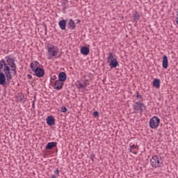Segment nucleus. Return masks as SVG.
Segmentation results:
<instances>
[{
    "instance_id": "obj_1",
    "label": "nucleus",
    "mask_w": 178,
    "mask_h": 178,
    "mask_svg": "<svg viewBox=\"0 0 178 178\" xmlns=\"http://www.w3.org/2000/svg\"><path fill=\"white\" fill-rule=\"evenodd\" d=\"M47 59H53V58H60L59 55V47L55 44L48 43L47 45Z\"/></svg>"
},
{
    "instance_id": "obj_2",
    "label": "nucleus",
    "mask_w": 178,
    "mask_h": 178,
    "mask_svg": "<svg viewBox=\"0 0 178 178\" xmlns=\"http://www.w3.org/2000/svg\"><path fill=\"white\" fill-rule=\"evenodd\" d=\"M152 168H161L162 166V158L158 155H154L150 159Z\"/></svg>"
},
{
    "instance_id": "obj_3",
    "label": "nucleus",
    "mask_w": 178,
    "mask_h": 178,
    "mask_svg": "<svg viewBox=\"0 0 178 178\" xmlns=\"http://www.w3.org/2000/svg\"><path fill=\"white\" fill-rule=\"evenodd\" d=\"M107 62L108 63H109V66L110 67H111V69L118 67V65H119L118 59H116V57H115V56H113V54L112 53L108 54Z\"/></svg>"
},
{
    "instance_id": "obj_4",
    "label": "nucleus",
    "mask_w": 178,
    "mask_h": 178,
    "mask_svg": "<svg viewBox=\"0 0 178 178\" xmlns=\"http://www.w3.org/2000/svg\"><path fill=\"white\" fill-rule=\"evenodd\" d=\"M134 111H135V113H138L140 112V115L143 113L147 108L145 107V105L144 103H141L140 102H136L133 106Z\"/></svg>"
},
{
    "instance_id": "obj_5",
    "label": "nucleus",
    "mask_w": 178,
    "mask_h": 178,
    "mask_svg": "<svg viewBox=\"0 0 178 178\" xmlns=\"http://www.w3.org/2000/svg\"><path fill=\"white\" fill-rule=\"evenodd\" d=\"M87 81H77L75 82V87H76L77 90L79 91H81V92H84L87 88Z\"/></svg>"
},
{
    "instance_id": "obj_6",
    "label": "nucleus",
    "mask_w": 178,
    "mask_h": 178,
    "mask_svg": "<svg viewBox=\"0 0 178 178\" xmlns=\"http://www.w3.org/2000/svg\"><path fill=\"white\" fill-rule=\"evenodd\" d=\"M160 122L161 120L159 118L154 116L149 120V124L151 129H158Z\"/></svg>"
},
{
    "instance_id": "obj_7",
    "label": "nucleus",
    "mask_w": 178,
    "mask_h": 178,
    "mask_svg": "<svg viewBox=\"0 0 178 178\" xmlns=\"http://www.w3.org/2000/svg\"><path fill=\"white\" fill-rule=\"evenodd\" d=\"M34 76L36 77H44L45 76V70L42 67V65L33 72Z\"/></svg>"
},
{
    "instance_id": "obj_8",
    "label": "nucleus",
    "mask_w": 178,
    "mask_h": 178,
    "mask_svg": "<svg viewBox=\"0 0 178 178\" xmlns=\"http://www.w3.org/2000/svg\"><path fill=\"white\" fill-rule=\"evenodd\" d=\"M40 66H42L40 64V62L37 61V60H34L33 61L31 65H30V67H31V72H35V70H37V69H39V67Z\"/></svg>"
},
{
    "instance_id": "obj_9",
    "label": "nucleus",
    "mask_w": 178,
    "mask_h": 178,
    "mask_svg": "<svg viewBox=\"0 0 178 178\" xmlns=\"http://www.w3.org/2000/svg\"><path fill=\"white\" fill-rule=\"evenodd\" d=\"M63 87V82L59 81V80H57L55 81V83H54V88L55 90H62Z\"/></svg>"
},
{
    "instance_id": "obj_10",
    "label": "nucleus",
    "mask_w": 178,
    "mask_h": 178,
    "mask_svg": "<svg viewBox=\"0 0 178 178\" xmlns=\"http://www.w3.org/2000/svg\"><path fill=\"white\" fill-rule=\"evenodd\" d=\"M6 74L3 72H0V84L1 86H5L6 83Z\"/></svg>"
},
{
    "instance_id": "obj_11",
    "label": "nucleus",
    "mask_w": 178,
    "mask_h": 178,
    "mask_svg": "<svg viewBox=\"0 0 178 178\" xmlns=\"http://www.w3.org/2000/svg\"><path fill=\"white\" fill-rule=\"evenodd\" d=\"M46 122L48 126H54V124H55V118L51 115L48 116L46 119Z\"/></svg>"
},
{
    "instance_id": "obj_12",
    "label": "nucleus",
    "mask_w": 178,
    "mask_h": 178,
    "mask_svg": "<svg viewBox=\"0 0 178 178\" xmlns=\"http://www.w3.org/2000/svg\"><path fill=\"white\" fill-rule=\"evenodd\" d=\"M58 81L63 83V81H66V79H67V76L66 75V73L61 72L58 74Z\"/></svg>"
},
{
    "instance_id": "obj_13",
    "label": "nucleus",
    "mask_w": 178,
    "mask_h": 178,
    "mask_svg": "<svg viewBox=\"0 0 178 178\" xmlns=\"http://www.w3.org/2000/svg\"><path fill=\"white\" fill-rule=\"evenodd\" d=\"M168 56H166V55L163 56L162 67L163 69H168Z\"/></svg>"
},
{
    "instance_id": "obj_14",
    "label": "nucleus",
    "mask_w": 178,
    "mask_h": 178,
    "mask_svg": "<svg viewBox=\"0 0 178 178\" xmlns=\"http://www.w3.org/2000/svg\"><path fill=\"white\" fill-rule=\"evenodd\" d=\"M138 149V147H137V146L133 143H131L129 145V152H131L132 154H134L135 155H136L137 152L136 150Z\"/></svg>"
},
{
    "instance_id": "obj_15",
    "label": "nucleus",
    "mask_w": 178,
    "mask_h": 178,
    "mask_svg": "<svg viewBox=\"0 0 178 178\" xmlns=\"http://www.w3.org/2000/svg\"><path fill=\"white\" fill-rule=\"evenodd\" d=\"M58 145V143L56 142H50L47 143L46 146V149H53V148H55Z\"/></svg>"
},
{
    "instance_id": "obj_16",
    "label": "nucleus",
    "mask_w": 178,
    "mask_h": 178,
    "mask_svg": "<svg viewBox=\"0 0 178 178\" xmlns=\"http://www.w3.org/2000/svg\"><path fill=\"white\" fill-rule=\"evenodd\" d=\"M66 20L63 19L58 22V26L61 30H66Z\"/></svg>"
},
{
    "instance_id": "obj_17",
    "label": "nucleus",
    "mask_w": 178,
    "mask_h": 178,
    "mask_svg": "<svg viewBox=\"0 0 178 178\" xmlns=\"http://www.w3.org/2000/svg\"><path fill=\"white\" fill-rule=\"evenodd\" d=\"M81 54H82V55H88V54H90V49L87 47H82Z\"/></svg>"
},
{
    "instance_id": "obj_18",
    "label": "nucleus",
    "mask_w": 178,
    "mask_h": 178,
    "mask_svg": "<svg viewBox=\"0 0 178 178\" xmlns=\"http://www.w3.org/2000/svg\"><path fill=\"white\" fill-rule=\"evenodd\" d=\"M153 87H155V88H159L161 87V80L159 79H154L153 81Z\"/></svg>"
},
{
    "instance_id": "obj_19",
    "label": "nucleus",
    "mask_w": 178,
    "mask_h": 178,
    "mask_svg": "<svg viewBox=\"0 0 178 178\" xmlns=\"http://www.w3.org/2000/svg\"><path fill=\"white\" fill-rule=\"evenodd\" d=\"M68 26L69 29H70L71 30H74V29H76V23L74 22V21H73V19H70L68 22Z\"/></svg>"
},
{
    "instance_id": "obj_20",
    "label": "nucleus",
    "mask_w": 178,
    "mask_h": 178,
    "mask_svg": "<svg viewBox=\"0 0 178 178\" xmlns=\"http://www.w3.org/2000/svg\"><path fill=\"white\" fill-rule=\"evenodd\" d=\"M134 20H140V13L137 11L134 13Z\"/></svg>"
},
{
    "instance_id": "obj_21",
    "label": "nucleus",
    "mask_w": 178,
    "mask_h": 178,
    "mask_svg": "<svg viewBox=\"0 0 178 178\" xmlns=\"http://www.w3.org/2000/svg\"><path fill=\"white\" fill-rule=\"evenodd\" d=\"M61 112H63V113H65V112H67V108L65 106H62Z\"/></svg>"
},
{
    "instance_id": "obj_22",
    "label": "nucleus",
    "mask_w": 178,
    "mask_h": 178,
    "mask_svg": "<svg viewBox=\"0 0 178 178\" xmlns=\"http://www.w3.org/2000/svg\"><path fill=\"white\" fill-rule=\"evenodd\" d=\"M93 116H95V118H98V116H99V113H98V111L93 112Z\"/></svg>"
},
{
    "instance_id": "obj_23",
    "label": "nucleus",
    "mask_w": 178,
    "mask_h": 178,
    "mask_svg": "<svg viewBox=\"0 0 178 178\" xmlns=\"http://www.w3.org/2000/svg\"><path fill=\"white\" fill-rule=\"evenodd\" d=\"M136 98H138V99H143V96L140 95V94H138V93H137Z\"/></svg>"
},
{
    "instance_id": "obj_24",
    "label": "nucleus",
    "mask_w": 178,
    "mask_h": 178,
    "mask_svg": "<svg viewBox=\"0 0 178 178\" xmlns=\"http://www.w3.org/2000/svg\"><path fill=\"white\" fill-rule=\"evenodd\" d=\"M54 175L56 176H58L59 175V170L56 169V170H54Z\"/></svg>"
},
{
    "instance_id": "obj_25",
    "label": "nucleus",
    "mask_w": 178,
    "mask_h": 178,
    "mask_svg": "<svg viewBox=\"0 0 178 178\" xmlns=\"http://www.w3.org/2000/svg\"><path fill=\"white\" fill-rule=\"evenodd\" d=\"M35 106V102L33 101L32 107L34 108Z\"/></svg>"
},
{
    "instance_id": "obj_26",
    "label": "nucleus",
    "mask_w": 178,
    "mask_h": 178,
    "mask_svg": "<svg viewBox=\"0 0 178 178\" xmlns=\"http://www.w3.org/2000/svg\"><path fill=\"white\" fill-rule=\"evenodd\" d=\"M28 78L30 79H33V76L31 74H28Z\"/></svg>"
},
{
    "instance_id": "obj_27",
    "label": "nucleus",
    "mask_w": 178,
    "mask_h": 178,
    "mask_svg": "<svg viewBox=\"0 0 178 178\" xmlns=\"http://www.w3.org/2000/svg\"><path fill=\"white\" fill-rule=\"evenodd\" d=\"M56 79V76H53V80H55Z\"/></svg>"
}]
</instances>
